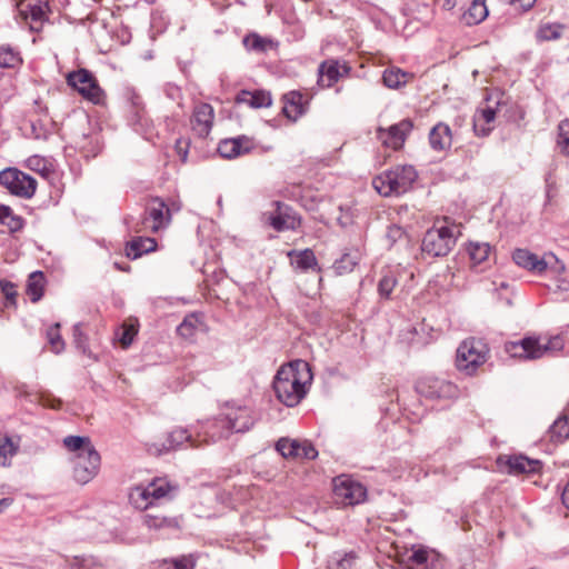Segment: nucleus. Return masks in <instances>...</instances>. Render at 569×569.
<instances>
[{
    "mask_svg": "<svg viewBox=\"0 0 569 569\" xmlns=\"http://www.w3.org/2000/svg\"><path fill=\"white\" fill-rule=\"evenodd\" d=\"M496 119V110L491 107H486L477 111L473 120V128L478 134L486 136L490 132L491 128L486 126L492 123Z\"/></svg>",
    "mask_w": 569,
    "mask_h": 569,
    "instance_id": "c756f323",
    "label": "nucleus"
},
{
    "mask_svg": "<svg viewBox=\"0 0 569 569\" xmlns=\"http://www.w3.org/2000/svg\"><path fill=\"white\" fill-rule=\"evenodd\" d=\"M356 555L353 552L345 553L343 556L335 557L330 563V569H352L356 562Z\"/></svg>",
    "mask_w": 569,
    "mask_h": 569,
    "instance_id": "8fccbe9b",
    "label": "nucleus"
},
{
    "mask_svg": "<svg viewBox=\"0 0 569 569\" xmlns=\"http://www.w3.org/2000/svg\"><path fill=\"white\" fill-rule=\"evenodd\" d=\"M417 177L412 166H397L373 178L372 186L383 197L399 196L411 188Z\"/></svg>",
    "mask_w": 569,
    "mask_h": 569,
    "instance_id": "7ed1b4c3",
    "label": "nucleus"
},
{
    "mask_svg": "<svg viewBox=\"0 0 569 569\" xmlns=\"http://www.w3.org/2000/svg\"><path fill=\"white\" fill-rule=\"evenodd\" d=\"M67 83L77 90L86 100L100 104L104 100V91L94 76L87 69L72 71L67 76Z\"/></svg>",
    "mask_w": 569,
    "mask_h": 569,
    "instance_id": "0eeeda50",
    "label": "nucleus"
},
{
    "mask_svg": "<svg viewBox=\"0 0 569 569\" xmlns=\"http://www.w3.org/2000/svg\"><path fill=\"white\" fill-rule=\"evenodd\" d=\"M512 259L517 266L536 274H542L548 267L546 258H540L527 249H516Z\"/></svg>",
    "mask_w": 569,
    "mask_h": 569,
    "instance_id": "6ab92c4d",
    "label": "nucleus"
},
{
    "mask_svg": "<svg viewBox=\"0 0 569 569\" xmlns=\"http://www.w3.org/2000/svg\"><path fill=\"white\" fill-rule=\"evenodd\" d=\"M157 247V242L152 238H134L126 246L127 257L130 259H138L143 253H148L154 250Z\"/></svg>",
    "mask_w": 569,
    "mask_h": 569,
    "instance_id": "a878e982",
    "label": "nucleus"
},
{
    "mask_svg": "<svg viewBox=\"0 0 569 569\" xmlns=\"http://www.w3.org/2000/svg\"><path fill=\"white\" fill-rule=\"evenodd\" d=\"M242 42L247 50L260 53L268 51L273 46L272 40L263 38L257 33L246 36Z\"/></svg>",
    "mask_w": 569,
    "mask_h": 569,
    "instance_id": "58836bf2",
    "label": "nucleus"
},
{
    "mask_svg": "<svg viewBox=\"0 0 569 569\" xmlns=\"http://www.w3.org/2000/svg\"><path fill=\"white\" fill-rule=\"evenodd\" d=\"M184 442H189L190 447H198L199 439H194L192 435L184 428H177L170 431L164 441H154L147 443L146 448L148 453L152 456H161L171 450L178 449Z\"/></svg>",
    "mask_w": 569,
    "mask_h": 569,
    "instance_id": "f8f14e48",
    "label": "nucleus"
},
{
    "mask_svg": "<svg viewBox=\"0 0 569 569\" xmlns=\"http://www.w3.org/2000/svg\"><path fill=\"white\" fill-rule=\"evenodd\" d=\"M429 142L433 150L443 151L451 147L452 133L448 124L437 123L429 133Z\"/></svg>",
    "mask_w": 569,
    "mask_h": 569,
    "instance_id": "4be33fe9",
    "label": "nucleus"
},
{
    "mask_svg": "<svg viewBox=\"0 0 569 569\" xmlns=\"http://www.w3.org/2000/svg\"><path fill=\"white\" fill-rule=\"evenodd\" d=\"M0 223L7 226L12 232L23 227V220L7 206H0Z\"/></svg>",
    "mask_w": 569,
    "mask_h": 569,
    "instance_id": "79ce46f5",
    "label": "nucleus"
},
{
    "mask_svg": "<svg viewBox=\"0 0 569 569\" xmlns=\"http://www.w3.org/2000/svg\"><path fill=\"white\" fill-rule=\"evenodd\" d=\"M339 68L337 61L321 63L319 67V83L326 88L333 86L340 77Z\"/></svg>",
    "mask_w": 569,
    "mask_h": 569,
    "instance_id": "7c9ffc66",
    "label": "nucleus"
},
{
    "mask_svg": "<svg viewBox=\"0 0 569 569\" xmlns=\"http://www.w3.org/2000/svg\"><path fill=\"white\" fill-rule=\"evenodd\" d=\"M157 569H193V565L187 558L173 561H163Z\"/></svg>",
    "mask_w": 569,
    "mask_h": 569,
    "instance_id": "6e6d98bb",
    "label": "nucleus"
},
{
    "mask_svg": "<svg viewBox=\"0 0 569 569\" xmlns=\"http://www.w3.org/2000/svg\"><path fill=\"white\" fill-rule=\"evenodd\" d=\"M201 321L196 315H188L183 321L178 326L177 331L179 336L184 339H192L198 331Z\"/></svg>",
    "mask_w": 569,
    "mask_h": 569,
    "instance_id": "ea45409f",
    "label": "nucleus"
},
{
    "mask_svg": "<svg viewBox=\"0 0 569 569\" xmlns=\"http://www.w3.org/2000/svg\"><path fill=\"white\" fill-rule=\"evenodd\" d=\"M41 401H42L43 406L50 407L53 409L58 408L61 403L60 400H56V399L50 400L48 397L47 398L43 397Z\"/></svg>",
    "mask_w": 569,
    "mask_h": 569,
    "instance_id": "69168bd1",
    "label": "nucleus"
},
{
    "mask_svg": "<svg viewBox=\"0 0 569 569\" xmlns=\"http://www.w3.org/2000/svg\"><path fill=\"white\" fill-rule=\"evenodd\" d=\"M47 338L51 349L56 353H60L64 349V341L60 335V325L54 323L47 330Z\"/></svg>",
    "mask_w": 569,
    "mask_h": 569,
    "instance_id": "a18cd8bd",
    "label": "nucleus"
},
{
    "mask_svg": "<svg viewBox=\"0 0 569 569\" xmlns=\"http://www.w3.org/2000/svg\"><path fill=\"white\" fill-rule=\"evenodd\" d=\"M317 456H318V451L310 441H308V440L299 441V449H298V455L296 458L312 460V459H316Z\"/></svg>",
    "mask_w": 569,
    "mask_h": 569,
    "instance_id": "603ef678",
    "label": "nucleus"
},
{
    "mask_svg": "<svg viewBox=\"0 0 569 569\" xmlns=\"http://www.w3.org/2000/svg\"><path fill=\"white\" fill-rule=\"evenodd\" d=\"M563 346L565 342L560 336H553L545 340L538 337H526L520 341L508 342L506 351L511 357L535 360L547 353L560 351Z\"/></svg>",
    "mask_w": 569,
    "mask_h": 569,
    "instance_id": "20e7f679",
    "label": "nucleus"
},
{
    "mask_svg": "<svg viewBox=\"0 0 569 569\" xmlns=\"http://www.w3.org/2000/svg\"><path fill=\"white\" fill-rule=\"evenodd\" d=\"M417 392L428 399H452L458 397L459 390L450 381L436 377H425L416 383Z\"/></svg>",
    "mask_w": 569,
    "mask_h": 569,
    "instance_id": "9b49d317",
    "label": "nucleus"
},
{
    "mask_svg": "<svg viewBox=\"0 0 569 569\" xmlns=\"http://www.w3.org/2000/svg\"><path fill=\"white\" fill-rule=\"evenodd\" d=\"M188 148H189V141L187 140H183V139H178L176 141V150H177V153L179 154L181 161H187V158H188Z\"/></svg>",
    "mask_w": 569,
    "mask_h": 569,
    "instance_id": "e2e57ef3",
    "label": "nucleus"
},
{
    "mask_svg": "<svg viewBox=\"0 0 569 569\" xmlns=\"http://www.w3.org/2000/svg\"><path fill=\"white\" fill-rule=\"evenodd\" d=\"M238 104H247L253 109L268 108L272 103L271 93L267 90H241L236 96Z\"/></svg>",
    "mask_w": 569,
    "mask_h": 569,
    "instance_id": "412c9836",
    "label": "nucleus"
},
{
    "mask_svg": "<svg viewBox=\"0 0 569 569\" xmlns=\"http://www.w3.org/2000/svg\"><path fill=\"white\" fill-rule=\"evenodd\" d=\"M507 466L509 473H536L540 470L541 462L525 456H511L507 459Z\"/></svg>",
    "mask_w": 569,
    "mask_h": 569,
    "instance_id": "5701e85b",
    "label": "nucleus"
},
{
    "mask_svg": "<svg viewBox=\"0 0 569 569\" xmlns=\"http://www.w3.org/2000/svg\"><path fill=\"white\" fill-rule=\"evenodd\" d=\"M251 149L250 140L246 137L230 138L220 141L218 152L222 158L233 159Z\"/></svg>",
    "mask_w": 569,
    "mask_h": 569,
    "instance_id": "aec40b11",
    "label": "nucleus"
},
{
    "mask_svg": "<svg viewBox=\"0 0 569 569\" xmlns=\"http://www.w3.org/2000/svg\"><path fill=\"white\" fill-rule=\"evenodd\" d=\"M137 332L138 330L133 323H124L122 326V332L119 340L123 348H127L131 345Z\"/></svg>",
    "mask_w": 569,
    "mask_h": 569,
    "instance_id": "5fc2aeb1",
    "label": "nucleus"
},
{
    "mask_svg": "<svg viewBox=\"0 0 569 569\" xmlns=\"http://www.w3.org/2000/svg\"><path fill=\"white\" fill-rule=\"evenodd\" d=\"M142 522L148 529L161 530L169 528H177L178 521L176 518L166 517L160 513L147 512L142 516Z\"/></svg>",
    "mask_w": 569,
    "mask_h": 569,
    "instance_id": "c85d7f7f",
    "label": "nucleus"
},
{
    "mask_svg": "<svg viewBox=\"0 0 569 569\" xmlns=\"http://www.w3.org/2000/svg\"><path fill=\"white\" fill-rule=\"evenodd\" d=\"M405 231L401 227L399 226H391L388 228V231H387V239L391 242V243H395L397 242L398 240H401L402 238H405Z\"/></svg>",
    "mask_w": 569,
    "mask_h": 569,
    "instance_id": "680f3d73",
    "label": "nucleus"
},
{
    "mask_svg": "<svg viewBox=\"0 0 569 569\" xmlns=\"http://www.w3.org/2000/svg\"><path fill=\"white\" fill-rule=\"evenodd\" d=\"M297 439L281 438L276 443L277 451L284 458H296L299 449Z\"/></svg>",
    "mask_w": 569,
    "mask_h": 569,
    "instance_id": "37998d69",
    "label": "nucleus"
},
{
    "mask_svg": "<svg viewBox=\"0 0 569 569\" xmlns=\"http://www.w3.org/2000/svg\"><path fill=\"white\" fill-rule=\"evenodd\" d=\"M19 445L13 442L7 435L0 433V466H10L12 458L17 455Z\"/></svg>",
    "mask_w": 569,
    "mask_h": 569,
    "instance_id": "e433bc0d",
    "label": "nucleus"
},
{
    "mask_svg": "<svg viewBox=\"0 0 569 569\" xmlns=\"http://www.w3.org/2000/svg\"><path fill=\"white\" fill-rule=\"evenodd\" d=\"M409 561L418 566V569H445L443 558L435 550L419 547L412 549Z\"/></svg>",
    "mask_w": 569,
    "mask_h": 569,
    "instance_id": "a211bd4d",
    "label": "nucleus"
},
{
    "mask_svg": "<svg viewBox=\"0 0 569 569\" xmlns=\"http://www.w3.org/2000/svg\"><path fill=\"white\" fill-rule=\"evenodd\" d=\"M131 107L133 116L131 118V123L137 126H143L147 122V119L144 118V111H143V104L141 99L136 96L131 100Z\"/></svg>",
    "mask_w": 569,
    "mask_h": 569,
    "instance_id": "09e8293b",
    "label": "nucleus"
},
{
    "mask_svg": "<svg viewBox=\"0 0 569 569\" xmlns=\"http://www.w3.org/2000/svg\"><path fill=\"white\" fill-rule=\"evenodd\" d=\"M412 74L402 71L399 68L392 67L386 69L382 76V80L386 87L390 89H398L405 86Z\"/></svg>",
    "mask_w": 569,
    "mask_h": 569,
    "instance_id": "72a5a7b5",
    "label": "nucleus"
},
{
    "mask_svg": "<svg viewBox=\"0 0 569 569\" xmlns=\"http://www.w3.org/2000/svg\"><path fill=\"white\" fill-rule=\"evenodd\" d=\"M548 435L551 441L562 442L569 438V416H560L549 427Z\"/></svg>",
    "mask_w": 569,
    "mask_h": 569,
    "instance_id": "c9c22d12",
    "label": "nucleus"
},
{
    "mask_svg": "<svg viewBox=\"0 0 569 569\" xmlns=\"http://www.w3.org/2000/svg\"><path fill=\"white\" fill-rule=\"evenodd\" d=\"M537 0H511V2H520L523 10H529L533 7Z\"/></svg>",
    "mask_w": 569,
    "mask_h": 569,
    "instance_id": "338daca9",
    "label": "nucleus"
},
{
    "mask_svg": "<svg viewBox=\"0 0 569 569\" xmlns=\"http://www.w3.org/2000/svg\"><path fill=\"white\" fill-rule=\"evenodd\" d=\"M0 183L10 193L29 199L37 189V181L29 174L16 169L7 168L0 172Z\"/></svg>",
    "mask_w": 569,
    "mask_h": 569,
    "instance_id": "1a4fd4ad",
    "label": "nucleus"
},
{
    "mask_svg": "<svg viewBox=\"0 0 569 569\" xmlns=\"http://www.w3.org/2000/svg\"><path fill=\"white\" fill-rule=\"evenodd\" d=\"M71 569H100L92 558H74Z\"/></svg>",
    "mask_w": 569,
    "mask_h": 569,
    "instance_id": "13d9d810",
    "label": "nucleus"
},
{
    "mask_svg": "<svg viewBox=\"0 0 569 569\" xmlns=\"http://www.w3.org/2000/svg\"><path fill=\"white\" fill-rule=\"evenodd\" d=\"M214 110L213 107L206 102L197 103L193 107L190 126L193 134L198 138H207L213 127Z\"/></svg>",
    "mask_w": 569,
    "mask_h": 569,
    "instance_id": "4468645a",
    "label": "nucleus"
},
{
    "mask_svg": "<svg viewBox=\"0 0 569 569\" xmlns=\"http://www.w3.org/2000/svg\"><path fill=\"white\" fill-rule=\"evenodd\" d=\"M282 100V112L289 120L297 121L308 110L309 101L299 91L287 92L283 94Z\"/></svg>",
    "mask_w": 569,
    "mask_h": 569,
    "instance_id": "f3484780",
    "label": "nucleus"
},
{
    "mask_svg": "<svg viewBox=\"0 0 569 569\" xmlns=\"http://www.w3.org/2000/svg\"><path fill=\"white\" fill-rule=\"evenodd\" d=\"M561 500H562V503L565 505V507L567 509H569V479H568V482H567V485L565 486V488L562 490Z\"/></svg>",
    "mask_w": 569,
    "mask_h": 569,
    "instance_id": "0e129e2a",
    "label": "nucleus"
},
{
    "mask_svg": "<svg viewBox=\"0 0 569 569\" xmlns=\"http://www.w3.org/2000/svg\"><path fill=\"white\" fill-rule=\"evenodd\" d=\"M488 355L489 348L482 340L467 339L457 349V369L467 376H473L486 363Z\"/></svg>",
    "mask_w": 569,
    "mask_h": 569,
    "instance_id": "423d86ee",
    "label": "nucleus"
},
{
    "mask_svg": "<svg viewBox=\"0 0 569 569\" xmlns=\"http://www.w3.org/2000/svg\"><path fill=\"white\" fill-rule=\"evenodd\" d=\"M333 493L340 503L353 506L362 502L367 496L366 488L348 476L333 479Z\"/></svg>",
    "mask_w": 569,
    "mask_h": 569,
    "instance_id": "9d476101",
    "label": "nucleus"
},
{
    "mask_svg": "<svg viewBox=\"0 0 569 569\" xmlns=\"http://www.w3.org/2000/svg\"><path fill=\"white\" fill-rule=\"evenodd\" d=\"M31 132L34 139L46 140L49 137V131L41 121L31 122Z\"/></svg>",
    "mask_w": 569,
    "mask_h": 569,
    "instance_id": "bf43d9fd",
    "label": "nucleus"
},
{
    "mask_svg": "<svg viewBox=\"0 0 569 569\" xmlns=\"http://www.w3.org/2000/svg\"><path fill=\"white\" fill-rule=\"evenodd\" d=\"M0 289L8 300H10L12 302L14 301V299L17 297V290H16V286L12 282L0 281Z\"/></svg>",
    "mask_w": 569,
    "mask_h": 569,
    "instance_id": "052dcab7",
    "label": "nucleus"
},
{
    "mask_svg": "<svg viewBox=\"0 0 569 569\" xmlns=\"http://www.w3.org/2000/svg\"><path fill=\"white\" fill-rule=\"evenodd\" d=\"M459 236L460 227L455 223L435 226L422 239V252L430 257L447 256L453 249Z\"/></svg>",
    "mask_w": 569,
    "mask_h": 569,
    "instance_id": "39448f33",
    "label": "nucleus"
},
{
    "mask_svg": "<svg viewBox=\"0 0 569 569\" xmlns=\"http://www.w3.org/2000/svg\"><path fill=\"white\" fill-rule=\"evenodd\" d=\"M356 266L355 259L346 253L339 260H336L333 268L337 273L342 274L352 271Z\"/></svg>",
    "mask_w": 569,
    "mask_h": 569,
    "instance_id": "3c124183",
    "label": "nucleus"
},
{
    "mask_svg": "<svg viewBox=\"0 0 569 569\" xmlns=\"http://www.w3.org/2000/svg\"><path fill=\"white\" fill-rule=\"evenodd\" d=\"M11 505V500L8 498L0 499V513Z\"/></svg>",
    "mask_w": 569,
    "mask_h": 569,
    "instance_id": "774afa93",
    "label": "nucleus"
},
{
    "mask_svg": "<svg viewBox=\"0 0 569 569\" xmlns=\"http://www.w3.org/2000/svg\"><path fill=\"white\" fill-rule=\"evenodd\" d=\"M129 500L130 503L139 510H147L148 508L154 506L147 485H139L132 488L129 493Z\"/></svg>",
    "mask_w": 569,
    "mask_h": 569,
    "instance_id": "bb28decb",
    "label": "nucleus"
},
{
    "mask_svg": "<svg viewBox=\"0 0 569 569\" xmlns=\"http://www.w3.org/2000/svg\"><path fill=\"white\" fill-rule=\"evenodd\" d=\"M272 206L274 210L263 216L276 231L296 230L300 226V218L289 206L280 201L272 202Z\"/></svg>",
    "mask_w": 569,
    "mask_h": 569,
    "instance_id": "ddd939ff",
    "label": "nucleus"
},
{
    "mask_svg": "<svg viewBox=\"0 0 569 569\" xmlns=\"http://www.w3.org/2000/svg\"><path fill=\"white\" fill-rule=\"evenodd\" d=\"M27 164L31 170H34L41 174H46L50 171L47 160L41 156H32L27 160Z\"/></svg>",
    "mask_w": 569,
    "mask_h": 569,
    "instance_id": "864d4df0",
    "label": "nucleus"
},
{
    "mask_svg": "<svg viewBox=\"0 0 569 569\" xmlns=\"http://www.w3.org/2000/svg\"><path fill=\"white\" fill-rule=\"evenodd\" d=\"M147 486L154 505L160 500L170 499L177 490V487L166 478H157Z\"/></svg>",
    "mask_w": 569,
    "mask_h": 569,
    "instance_id": "393cba45",
    "label": "nucleus"
},
{
    "mask_svg": "<svg viewBox=\"0 0 569 569\" xmlns=\"http://www.w3.org/2000/svg\"><path fill=\"white\" fill-rule=\"evenodd\" d=\"M44 277L41 271H34L29 276L27 295L32 302H38L43 296Z\"/></svg>",
    "mask_w": 569,
    "mask_h": 569,
    "instance_id": "f704fd0d",
    "label": "nucleus"
},
{
    "mask_svg": "<svg viewBox=\"0 0 569 569\" xmlns=\"http://www.w3.org/2000/svg\"><path fill=\"white\" fill-rule=\"evenodd\" d=\"M487 16L488 8L486 0H473L468 10L463 13V20L467 24L472 26L482 22Z\"/></svg>",
    "mask_w": 569,
    "mask_h": 569,
    "instance_id": "2f4dec72",
    "label": "nucleus"
},
{
    "mask_svg": "<svg viewBox=\"0 0 569 569\" xmlns=\"http://www.w3.org/2000/svg\"><path fill=\"white\" fill-rule=\"evenodd\" d=\"M412 122L409 119H403L400 122L390 126L388 129L379 128L377 131L378 139L393 150L400 149L409 132L412 130Z\"/></svg>",
    "mask_w": 569,
    "mask_h": 569,
    "instance_id": "2eb2a0df",
    "label": "nucleus"
},
{
    "mask_svg": "<svg viewBox=\"0 0 569 569\" xmlns=\"http://www.w3.org/2000/svg\"><path fill=\"white\" fill-rule=\"evenodd\" d=\"M491 251V246L488 242H470L468 246V253L470 260L475 264L486 261Z\"/></svg>",
    "mask_w": 569,
    "mask_h": 569,
    "instance_id": "a19ab883",
    "label": "nucleus"
},
{
    "mask_svg": "<svg viewBox=\"0 0 569 569\" xmlns=\"http://www.w3.org/2000/svg\"><path fill=\"white\" fill-rule=\"evenodd\" d=\"M557 144L561 152L569 156V119H565L559 123Z\"/></svg>",
    "mask_w": 569,
    "mask_h": 569,
    "instance_id": "de8ad7c7",
    "label": "nucleus"
},
{
    "mask_svg": "<svg viewBox=\"0 0 569 569\" xmlns=\"http://www.w3.org/2000/svg\"><path fill=\"white\" fill-rule=\"evenodd\" d=\"M288 257L291 266L301 271L315 269L318 266L317 258L311 249L290 250Z\"/></svg>",
    "mask_w": 569,
    "mask_h": 569,
    "instance_id": "b1692460",
    "label": "nucleus"
},
{
    "mask_svg": "<svg viewBox=\"0 0 569 569\" xmlns=\"http://www.w3.org/2000/svg\"><path fill=\"white\" fill-rule=\"evenodd\" d=\"M397 284V279L392 274V272H387L382 276L378 283V292L381 298L389 299L395 287Z\"/></svg>",
    "mask_w": 569,
    "mask_h": 569,
    "instance_id": "49530a36",
    "label": "nucleus"
},
{
    "mask_svg": "<svg viewBox=\"0 0 569 569\" xmlns=\"http://www.w3.org/2000/svg\"><path fill=\"white\" fill-rule=\"evenodd\" d=\"M311 381L309 363L298 359L280 367L273 380V390L280 402L295 407L306 397Z\"/></svg>",
    "mask_w": 569,
    "mask_h": 569,
    "instance_id": "f257e3e1",
    "label": "nucleus"
},
{
    "mask_svg": "<svg viewBox=\"0 0 569 569\" xmlns=\"http://www.w3.org/2000/svg\"><path fill=\"white\" fill-rule=\"evenodd\" d=\"M221 416L224 423L221 431L216 433L217 436L248 431L254 422L251 410L248 407L236 403H227Z\"/></svg>",
    "mask_w": 569,
    "mask_h": 569,
    "instance_id": "6e6552de",
    "label": "nucleus"
},
{
    "mask_svg": "<svg viewBox=\"0 0 569 569\" xmlns=\"http://www.w3.org/2000/svg\"><path fill=\"white\" fill-rule=\"evenodd\" d=\"M63 445L73 453L71 458L73 479L80 485L90 482L100 468V455L90 438L68 436L63 439Z\"/></svg>",
    "mask_w": 569,
    "mask_h": 569,
    "instance_id": "f03ea898",
    "label": "nucleus"
},
{
    "mask_svg": "<svg viewBox=\"0 0 569 569\" xmlns=\"http://www.w3.org/2000/svg\"><path fill=\"white\" fill-rule=\"evenodd\" d=\"M223 418L219 415L217 418L208 420L202 427V433H199L198 437H202L200 441L202 442H216L218 440L228 438L230 435H221L217 436L214 433H219L221 428L223 427Z\"/></svg>",
    "mask_w": 569,
    "mask_h": 569,
    "instance_id": "cd10ccee",
    "label": "nucleus"
},
{
    "mask_svg": "<svg viewBox=\"0 0 569 569\" xmlns=\"http://www.w3.org/2000/svg\"><path fill=\"white\" fill-rule=\"evenodd\" d=\"M73 339L77 348L81 350L83 353L89 355L87 338L82 333L79 323L74 325L73 327Z\"/></svg>",
    "mask_w": 569,
    "mask_h": 569,
    "instance_id": "4d7b16f0",
    "label": "nucleus"
},
{
    "mask_svg": "<svg viewBox=\"0 0 569 569\" xmlns=\"http://www.w3.org/2000/svg\"><path fill=\"white\" fill-rule=\"evenodd\" d=\"M26 20H30L31 30L38 31L46 19L47 12L40 3H28L21 9Z\"/></svg>",
    "mask_w": 569,
    "mask_h": 569,
    "instance_id": "473e14b6",
    "label": "nucleus"
},
{
    "mask_svg": "<svg viewBox=\"0 0 569 569\" xmlns=\"http://www.w3.org/2000/svg\"><path fill=\"white\" fill-rule=\"evenodd\" d=\"M565 26L557 22L542 23L537 30V39L540 41L557 40L562 37Z\"/></svg>",
    "mask_w": 569,
    "mask_h": 569,
    "instance_id": "4c0bfd02",
    "label": "nucleus"
},
{
    "mask_svg": "<svg viewBox=\"0 0 569 569\" xmlns=\"http://www.w3.org/2000/svg\"><path fill=\"white\" fill-rule=\"evenodd\" d=\"M21 61L19 52L13 50L11 47H0V67L1 68H14Z\"/></svg>",
    "mask_w": 569,
    "mask_h": 569,
    "instance_id": "c03bdc74",
    "label": "nucleus"
},
{
    "mask_svg": "<svg viewBox=\"0 0 569 569\" xmlns=\"http://www.w3.org/2000/svg\"><path fill=\"white\" fill-rule=\"evenodd\" d=\"M170 220V210L166 203L159 199H152L146 209V217L142 221L147 229L158 231L164 227Z\"/></svg>",
    "mask_w": 569,
    "mask_h": 569,
    "instance_id": "dca6fc26",
    "label": "nucleus"
}]
</instances>
